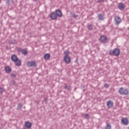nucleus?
Wrapping results in <instances>:
<instances>
[{
  "instance_id": "21",
  "label": "nucleus",
  "mask_w": 129,
  "mask_h": 129,
  "mask_svg": "<svg viewBox=\"0 0 129 129\" xmlns=\"http://www.w3.org/2000/svg\"><path fill=\"white\" fill-rule=\"evenodd\" d=\"M9 43L10 45L14 44L16 43V40L14 39H11L9 41Z\"/></svg>"
},
{
  "instance_id": "15",
  "label": "nucleus",
  "mask_w": 129,
  "mask_h": 129,
  "mask_svg": "<svg viewBox=\"0 0 129 129\" xmlns=\"http://www.w3.org/2000/svg\"><path fill=\"white\" fill-rule=\"evenodd\" d=\"M19 52H21L22 54L23 55H28V50H26V49H21V50H19Z\"/></svg>"
},
{
  "instance_id": "26",
  "label": "nucleus",
  "mask_w": 129,
  "mask_h": 129,
  "mask_svg": "<svg viewBox=\"0 0 129 129\" xmlns=\"http://www.w3.org/2000/svg\"><path fill=\"white\" fill-rule=\"evenodd\" d=\"M89 114H86L84 117L86 119H89Z\"/></svg>"
},
{
  "instance_id": "34",
  "label": "nucleus",
  "mask_w": 129,
  "mask_h": 129,
  "mask_svg": "<svg viewBox=\"0 0 129 129\" xmlns=\"http://www.w3.org/2000/svg\"><path fill=\"white\" fill-rule=\"evenodd\" d=\"M39 0H33L34 2H38Z\"/></svg>"
},
{
  "instance_id": "38",
  "label": "nucleus",
  "mask_w": 129,
  "mask_h": 129,
  "mask_svg": "<svg viewBox=\"0 0 129 129\" xmlns=\"http://www.w3.org/2000/svg\"><path fill=\"white\" fill-rule=\"evenodd\" d=\"M23 129H26V128H25V127H24V128H23Z\"/></svg>"
},
{
  "instance_id": "3",
  "label": "nucleus",
  "mask_w": 129,
  "mask_h": 129,
  "mask_svg": "<svg viewBox=\"0 0 129 129\" xmlns=\"http://www.w3.org/2000/svg\"><path fill=\"white\" fill-rule=\"evenodd\" d=\"M118 92L121 95H128L129 93L128 90L123 87L119 89Z\"/></svg>"
},
{
  "instance_id": "23",
  "label": "nucleus",
  "mask_w": 129,
  "mask_h": 129,
  "mask_svg": "<svg viewBox=\"0 0 129 129\" xmlns=\"http://www.w3.org/2000/svg\"><path fill=\"white\" fill-rule=\"evenodd\" d=\"M105 129H111V125L107 124L105 126Z\"/></svg>"
},
{
  "instance_id": "17",
  "label": "nucleus",
  "mask_w": 129,
  "mask_h": 129,
  "mask_svg": "<svg viewBox=\"0 0 129 129\" xmlns=\"http://www.w3.org/2000/svg\"><path fill=\"white\" fill-rule=\"evenodd\" d=\"M51 55L49 53H46L44 55V60H49L50 59Z\"/></svg>"
},
{
  "instance_id": "31",
  "label": "nucleus",
  "mask_w": 129,
  "mask_h": 129,
  "mask_svg": "<svg viewBox=\"0 0 129 129\" xmlns=\"http://www.w3.org/2000/svg\"><path fill=\"white\" fill-rule=\"evenodd\" d=\"M73 18H75V19H77V18H78V15H76L75 14H74L73 15Z\"/></svg>"
},
{
  "instance_id": "8",
  "label": "nucleus",
  "mask_w": 129,
  "mask_h": 129,
  "mask_svg": "<svg viewBox=\"0 0 129 129\" xmlns=\"http://www.w3.org/2000/svg\"><path fill=\"white\" fill-rule=\"evenodd\" d=\"M106 105L108 108H112L114 105L113 101L109 100L106 102Z\"/></svg>"
},
{
  "instance_id": "2",
  "label": "nucleus",
  "mask_w": 129,
  "mask_h": 129,
  "mask_svg": "<svg viewBox=\"0 0 129 129\" xmlns=\"http://www.w3.org/2000/svg\"><path fill=\"white\" fill-rule=\"evenodd\" d=\"M109 54L111 56L114 55V56H119L120 55V50L118 48H114L113 50L110 49L109 51Z\"/></svg>"
},
{
  "instance_id": "10",
  "label": "nucleus",
  "mask_w": 129,
  "mask_h": 129,
  "mask_svg": "<svg viewBox=\"0 0 129 129\" xmlns=\"http://www.w3.org/2000/svg\"><path fill=\"white\" fill-rule=\"evenodd\" d=\"M63 60L66 64H70L71 63V57L70 56H66V58H63Z\"/></svg>"
},
{
  "instance_id": "33",
  "label": "nucleus",
  "mask_w": 129,
  "mask_h": 129,
  "mask_svg": "<svg viewBox=\"0 0 129 129\" xmlns=\"http://www.w3.org/2000/svg\"><path fill=\"white\" fill-rule=\"evenodd\" d=\"M21 50H22L21 48H19V49H18V51H19V52H20V51H21Z\"/></svg>"
},
{
  "instance_id": "6",
  "label": "nucleus",
  "mask_w": 129,
  "mask_h": 129,
  "mask_svg": "<svg viewBox=\"0 0 129 129\" xmlns=\"http://www.w3.org/2000/svg\"><path fill=\"white\" fill-rule=\"evenodd\" d=\"M57 17H59V18H61L63 17V13H62V11L60 10V9H57L54 12Z\"/></svg>"
},
{
  "instance_id": "28",
  "label": "nucleus",
  "mask_w": 129,
  "mask_h": 129,
  "mask_svg": "<svg viewBox=\"0 0 129 129\" xmlns=\"http://www.w3.org/2000/svg\"><path fill=\"white\" fill-rule=\"evenodd\" d=\"M11 76L12 77H13L14 78H16V77L17 76V75H16V74L13 73V74H11Z\"/></svg>"
},
{
  "instance_id": "13",
  "label": "nucleus",
  "mask_w": 129,
  "mask_h": 129,
  "mask_svg": "<svg viewBox=\"0 0 129 129\" xmlns=\"http://www.w3.org/2000/svg\"><path fill=\"white\" fill-rule=\"evenodd\" d=\"M5 71L6 73L10 74L12 72V68L10 67L7 66L5 68Z\"/></svg>"
},
{
  "instance_id": "27",
  "label": "nucleus",
  "mask_w": 129,
  "mask_h": 129,
  "mask_svg": "<svg viewBox=\"0 0 129 129\" xmlns=\"http://www.w3.org/2000/svg\"><path fill=\"white\" fill-rule=\"evenodd\" d=\"M11 84L12 85H16V81L12 80L11 81Z\"/></svg>"
},
{
  "instance_id": "12",
  "label": "nucleus",
  "mask_w": 129,
  "mask_h": 129,
  "mask_svg": "<svg viewBox=\"0 0 129 129\" xmlns=\"http://www.w3.org/2000/svg\"><path fill=\"white\" fill-rule=\"evenodd\" d=\"M118 8L119 10H120V11H123V10H124L125 8V6H124V4H123L121 3H120L118 4Z\"/></svg>"
},
{
  "instance_id": "7",
  "label": "nucleus",
  "mask_w": 129,
  "mask_h": 129,
  "mask_svg": "<svg viewBox=\"0 0 129 129\" xmlns=\"http://www.w3.org/2000/svg\"><path fill=\"white\" fill-rule=\"evenodd\" d=\"M114 20L115 25H118L119 24H120V23H121V18H120L119 16L115 17Z\"/></svg>"
},
{
  "instance_id": "11",
  "label": "nucleus",
  "mask_w": 129,
  "mask_h": 129,
  "mask_svg": "<svg viewBox=\"0 0 129 129\" xmlns=\"http://www.w3.org/2000/svg\"><path fill=\"white\" fill-rule=\"evenodd\" d=\"M57 18H58V16H57L55 12L51 13L50 19H51V20H57Z\"/></svg>"
},
{
  "instance_id": "25",
  "label": "nucleus",
  "mask_w": 129,
  "mask_h": 129,
  "mask_svg": "<svg viewBox=\"0 0 129 129\" xmlns=\"http://www.w3.org/2000/svg\"><path fill=\"white\" fill-rule=\"evenodd\" d=\"M88 30H89L90 31H91V30H93L92 25H90L88 26Z\"/></svg>"
},
{
  "instance_id": "32",
  "label": "nucleus",
  "mask_w": 129,
  "mask_h": 129,
  "mask_svg": "<svg viewBox=\"0 0 129 129\" xmlns=\"http://www.w3.org/2000/svg\"><path fill=\"white\" fill-rule=\"evenodd\" d=\"M78 56L77 57V58H76V59L75 60V62L76 63H78Z\"/></svg>"
},
{
  "instance_id": "18",
  "label": "nucleus",
  "mask_w": 129,
  "mask_h": 129,
  "mask_svg": "<svg viewBox=\"0 0 129 129\" xmlns=\"http://www.w3.org/2000/svg\"><path fill=\"white\" fill-rule=\"evenodd\" d=\"M64 88L66 89V90H69L71 89V86L70 85H68L66 83H64Z\"/></svg>"
},
{
  "instance_id": "37",
  "label": "nucleus",
  "mask_w": 129,
  "mask_h": 129,
  "mask_svg": "<svg viewBox=\"0 0 129 129\" xmlns=\"http://www.w3.org/2000/svg\"><path fill=\"white\" fill-rule=\"evenodd\" d=\"M44 100H45V101H47V99H45Z\"/></svg>"
},
{
  "instance_id": "16",
  "label": "nucleus",
  "mask_w": 129,
  "mask_h": 129,
  "mask_svg": "<svg viewBox=\"0 0 129 129\" xmlns=\"http://www.w3.org/2000/svg\"><path fill=\"white\" fill-rule=\"evenodd\" d=\"M25 125L28 128H31V127H32V123L29 122V121H27L25 123Z\"/></svg>"
},
{
  "instance_id": "9",
  "label": "nucleus",
  "mask_w": 129,
  "mask_h": 129,
  "mask_svg": "<svg viewBox=\"0 0 129 129\" xmlns=\"http://www.w3.org/2000/svg\"><path fill=\"white\" fill-rule=\"evenodd\" d=\"M121 121L124 125H127L129 123L128 119L126 117L122 118Z\"/></svg>"
},
{
  "instance_id": "1",
  "label": "nucleus",
  "mask_w": 129,
  "mask_h": 129,
  "mask_svg": "<svg viewBox=\"0 0 129 129\" xmlns=\"http://www.w3.org/2000/svg\"><path fill=\"white\" fill-rule=\"evenodd\" d=\"M11 60L13 62L15 63L16 66H22V60L21 59L18 58V56L13 54L11 56Z\"/></svg>"
},
{
  "instance_id": "35",
  "label": "nucleus",
  "mask_w": 129,
  "mask_h": 129,
  "mask_svg": "<svg viewBox=\"0 0 129 129\" xmlns=\"http://www.w3.org/2000/svg\"><path fill=\"white\" fill-rule=\"evenodd\" d=\"M36 103H37V104H39L40 103H39V102H36Z\"/></svg>"
},
{
  "instance_id": "24",
  "label": "nucleus",
  "mask_w": 129,
  "mask_h": 129,
  "mask_svg": "<svg viewBox=\"0 0 129 129\" xmlns=\"http://www.w3.org/2000/svg\"><path fill=\"white\" fill-rule=\"evenodd\" d=\"M17 108L18 109H21L23 108V105L22 104L19 103L18 104Z\"/></svg>"
},
{
  "instance_id": "36",
  "label": "nucleus",
  "mask_w": 129,
  "mask_h": 129,
  "mask_svg": "<svg viewBox=\"0 0 129 129\" xmlns=\"http://www.w3.org/2000/svg\"><path fill=\"white\" fill-rule=\"evenodd\" d=\"M0 4H2V0H0Z\"/></svg>"
},
{
  "instance_id": "29",
  "label": "nucleus",
  "mask_w": 129,
  "mask_h": 129,
  "mask_svg": "<svg viewBox=\"0 0 129 129\" xmlns=\"http://www.w3.org/2000/svg\"><path fill=\"white\" fill-rule=\"evenodd\" d=\"M104 86L105 88H108V87H109V85L108 84H105Z\"/></svg>"
},
{
  "instance_id": "5",
  "label": "nucleus",
  "mask_w": 129,
  "mask_h": 129,
  "mask_svg": "<svg viewBox=\"0 0 129 129\" xmlns=\"http://www.w3.org/2000/svg\"><path fill=\"white\" fill-rule=\"evenodd\" d=\"M27 65L28 67H34V68H36L37 67V63L35 61H28L27 62Z\"/></svg>"
},
{
  "instance_id": "14",
  "label": "nucleus",
  "mask_w": 129,
  "mask_h": 129,
  "mask_svg": "<svg viewBox=\"0 0 129 129\" xmlns=\"http://www.w3.org/2000/svg\"><path fill=\"white\" fill-rule=\"evenodd\" d=\"M63 54L65 55L64 57L66 58V57H69V55H70V51L68 50H66L64 51Z\"/></svg>"
},
{
  "instance_id": "22",
  "label": "nucleus",
  "mask_w": 129,
  "mask_h": 129,
  "mask_svg": "<svg viewBox=\"0 0 129 129\" xmlns=\"http://www.w3.org/2000/svg\"><path fill=\"white\" fill-rule=\"evenodd\" d=\"M3 92H5V89L4 88L0 87V94H3Z\"/></svg>"
},
{
  "instance_id": "4",
  "label": "nucleus",
  "mask_w": 129,
  "mask_h": 129,
  "mask_svg": "<svg viewBox=\"0 0 129 129\" xmlns=\"http://www.w3.org/2000/svg\"><path fill=\"white\" fill-rule=\"evenodd\" d=\"M99 40L102 44H106V42H107V37L105 35H102L100 36Z\"/></svg>"
},
{
  "instance_id": "20",
  "label": "nucleus",
  "mask_w": 129,
  "mask_h": 129,
  "mask_svg": "<svg viewBox=\"0 0 129 129\" xmlns=\"http://www.w3.org/2000/svg\"><path fill=\"white\" fill-rule=\"evenodd\" d=\"M11 2L12 4H14V0H7L6 5H7V6H10Z\"/></svg>"
},
{
  "instance_id": "30",
  "label": "nucleus",
  "mask_w": 129,
  "mask_h": 129,
  "mask_svg": "<svg viewBox=\"0 0 129 129\" xmlns=\"http://www.w3.org/2000/svg\"><path fill=\"white\" fill-rule=\"evenodd\" d=\"M98 3H99V4L104 3V0H99V1H98Z\"/></svg>"
},
{
  "instance_id": "19",
  "label": "nucleus",
  "mask_w": 129,
  "mask_h": 129,
  "mask_svg": "<svg viewBox=\"0 0 129 129\" xmlns=\"http://www.w3.org/2000/svg\"><path fill=\"white\" fill-rule=\"evenodd\" d=\"M98 18L100 21H103L104 19H103V17L102 16V14H100L98 15Z\"/></svg>"
}]
</instances>
